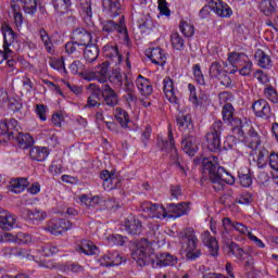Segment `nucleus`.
Wrapping results in <instances>:
<instances>
[{
    "label": "nucleus",
    "instance_id": "f257e3e1",
    "mask_svg": "<svg viewBox=\"0 0 278 278\" xmlns=\"http://www.w3.org/2000/svg\"><path fill=\"white\" fill-rule=\"evenodd\" d=\"M203 173H208L210 180L214 186L215 190H223L225 184L233 186L236 178L226 170L225 167L220 166L218 156H211L202 160Z\"/></svg>",
    "mask_w": 278,
    "mask_h": 278
},
{
    "label": "nucleus",
    "instance_id": "f03ea898",
    "mask_svg": "<svg viewBox=\"0 0 278 278\" xmlns=\"http://www.w3.org/2000/svg\"><path fill=\"white\" fill-rule=\"evenodd\" d=\"M232 134L237 136L249 149H257L262 144L260 131L253 127L251 121H244L238 127L232 128Z\"/></svg>",
    "mask_w": 278,
    "mask_h": 278
},
{
    "label": "nucleus",
    "instance_id": "7ed1b4c3",
    "mask_svg": "<svg viewBox=\"0 0 278 278\" xmlns=\"http://www.w3.org/2000/svg\"><path fill=\"white\" fill-rule=\"evenodd\" d=\"M179 238L182 244V249H185V257L189 262H195L203 255V251L198 249L199 247V238L194 233V228H185L179 232Z\"/></svg>",
    "mask_w": 278,
    "mask_h": 278
},
{
    "label": "nucleus",
    "instance_id": "20e7f679",
    "mask_svg": "<svg viewBox=\"0 0 278 278\" xmlns=\"http://www.w3.org/2000/svg\"><path fill=\"white\" fill-rule=\"evenodd\" d=\"M131 258L141 267L155 264V250H153L151 242L148 239L137 241L131 251Z\"/></svg>",
    "mask_w": 278,
    "mask_h": 278
},
{
    "label": "nucleus",
    "instance_id": "39448f33",
    "mask_svg": "<svg viewBox=\"0 0 278 278\" xmlns=\"http://www.w3.org/2000/svg\"><path fill=\"white\" fill-rule=\"evenodd\" d=\"M100 26L103 34L110 35L116 31L124 45H126V47H131V39L129 38V30H127L124 15H121L118 21L102 20Z\"/></svg>",
    "mask_w": 278,
    "mask_h": 278
},
{
    "label": "nucleus",
    "instance_id": "423d86ee",
    "mask_svg": "<svg viewBox=\"0 0 278 278\" xmlns=\"http://www.w3.org/2000/svg\"><path fill=\"white\" fill-rule=\"evenodd\" d=\"M228 73L230 75L238 73V66H233L229 71L227 70V63L214 61L208 68L211 79L214 81H219L220 86H224L225 88H231V77L227 75Z\"/></svg>",
    "mask_w": 278,
    "mask_h": 278
},
{
    "label": "nucleus",
    "instance_id": "0eeeda50",
    "mask_svg": "<svg viewBox=\"0 0 278 278\" xmlns=\"http://www.w3.org/2000/svg\"><path fill=\"white\" fill-rule=\"evenodd\" d=\"M1 31L4 38V51L0 50V64L10 58V53H14V49H16V45L18 43V35L14 33V29L9 24L3 23L1 25Z\"/></svg>",
    "mask_w": 278,
    "mask_h": 278
},
{
    "label": "nucleus",
    "instance_id": "6e6552de",
    "mask_svg": "<svg viewBox=\"0 0 278 278\" xmlns=\"http://www.w3.org/2000/svg\"><path fill=\"white\" fill-rule=\"evenodd\" d=\"M223 130L222 121H216L212 124L210 131L205 136L207 149L210 151H220V136H223Z\"/></svg>",
    "mask_w": 278,
    "mask_h": 278
},
{
    "label": "nucleus",
    "instance_id": "1a4fd4ad",
    "mask_svg": "<svg viewBox=\"0 0 278 278\" xmlns=\"http://www.w3.org/2000/svg\"><path fill=\"white\" fill-rule=\"evenodd\" d=\"M228 62L233 66L239 64L241 68L239 70V75L243 77H249L253 73V62L249 60V56L244 53L231 52L228 54Z\"/></svg>",
    "mask_w": 278,
    "mask_h": 278
},
{
    "label": "nucleus",
    "instance_id": "9d476101",
    "mask_svg": "<svg viewBox=\"0 0 278 278\" xmlns=\"http://www.w3.org/2000/svg\"><path fill=\"white\" fill-rule=\"evenodd\" d=\"M100 93L103 99L102 108H104L105 111L114 110V108L121 103L118 93L108 84L102 85Z\"/></svg>",
    "mask_w": 278,
    "mask_h": 278
},
{
    "label": "nucleus",
    "instance_id": "9b49d317",
    "mask_svg": "<svg viewBox=\"0 0 278 278\" xmlns=\"http://www.w3.org/2000/svg\"><path fill=\"white\" fill-rule=\"evenodd\" d=\"M161 151L165 153H169V162L174 166L179 164V152L177 151V147H175V138L173 137V131L169 130L167 135V140H162Z\"/></svg>",
    "mask_w": 278,
    "mask_h": 278
},
{
    "label": "nucleus",
    "instance_id": "f8f14e48",
    "mask_svg": "<svg viewBox=\"0 0 278 278\" xmlns=\"http://www.w3.org/2000/svg\"><path fill=\"white\" fill-rule=\"evenodd\" d=\"M73 228V223L68 219H52L46 226V231L52 233V236H60L64 233V231H68V229Z\"/></svg>",
    "mask_w": 278,
    "mask_h": 278
},
{
    "label": "nucleus",
    "instance_id": "ddd939ff",
    "mask_svg": "<svg viewBox=\"0 0 278 278\" xmlns=\"http://www.w3.org/2000/svg\"><path fill=\"white\" fill-rule=\"evenodd\" d=\"M21 132V125L15 118L4 119L0 123V136H7L8 140H12L16 134Z\"/></svg>",
    "mask_w": 278,
    "mask_h": 278
},
{
    "label": "nucleus",
    "instance_id": "4468645a",
    "mask_svg": "<svg viewBox=\"0 0 278 278\" xmlns=\"http://www.w3.org/2000/svg\"><path fill=\"white\" fill-rule=\"evenodd\" d=\"M179 258L177 256L168 253L163 252L160 254H155L154 263L151 264L153 268H166V266H177Z\"/></svg>",
    "mask_w": 278,
    "mask_h": 278
},
{
    "label": "nucleus",
    "instance_id": "2eb2a0df",
    "mask_svg": "<svg viewBox=\"0 0 278 278\" xmlns=\"http://www.w3.org/2000/svg\"><path fill=\"white\" fill-rule=\"evenodd\" d=\"M235 112H236V110L233 109V105L231 103L224 104V106L222 109L223 121H224V123L231 125L232 131H233L235 127H238L239 125H241L243 123L242 119L233 116Z\"/></svg>",
    "mask_w": 278,
    "mask_h": 278
},
{
    "label": "nucleus",
    "instance_id": "dca6fc26",
    "mask_svg": "<svg viewBox=\"0 0 278 278\" xmlns=\"http://www.w3.org/2000/svg\"><path fill=\"white\" fill-rule=\"evenodd\" d=\"M201 240L204 247L208 249V255L211 257H218L220 247H218V241L215 239V237H213L212 233L206 230L202 233Z\"/></svg>",
    "mask_w": 278,
    "mask_h": 278
},
{
    "label": "nucleus",
    "instance_id": "f3484780",
    "mask_svg": "<svg viewBox=\"0 0 278 278\" xmlns=\"http://www.w3.org/2000/svg\"><path fill=\"white\" fill-rule=\"evenodd\" d=\"M176 125L184 136L192 134L193 125L192 116H190V114L179 113L176 117Z\"/></svg>",
    "mask_w": 278,
    "mask_h": 278
},
{
    "label": "nucleus",
    "instance_id": "a211bd4d",
    "mask_svg": "<svg viewBox=\"0 0 278 278\" xmlns=\"http://www.w3.org/2000/svg\"><path fill=\"white\" fill-rule=\"evenodd\" d=\"M252 110L258 118H264V121L270 118V104L265 99L256 100L252 104Z\"/></svg>",
    "mask_w": 278,
    "mask_h": 278
},
{
    "label": "nucleus",
    "instance_id": "6ab92c4d",
    "mask_svg": "<svg viewBox=\"0 0 278 278\" xmlns=\"http://www.w3.org/2000/svg\"><path fill=\"white\" fill-rule=\"evenodd\" d=\"M167 212L169 214V218H181V216H186V214L190 212V205L188 202H181L178 204L169 203L167 204Z\"/></svg>",
    "mask_w": 278,
    "mask_h": 278
},
{
    "label": "nucleus",
    "instance_id": "aec40b11",
    "mask_svg": "<svg viewBox=\"0 0 278 278\" xmlns=\"http://www.w3.org/2000/svg\"><path fill=\"white\" fill-rule=\"evenodd\" d=\"M163 92L169 103L177 105L179 103V98H177V91L175 90V83L170 77H165L163 79Z\"/></svg>",
    "mask_w": 278,
    "mask_h": 278
},
{
    "label": "nucleus",
    "instance_id": "412c9836",
    "mask_svg": "<svg viewBox=\"0 0 278 278\" xmlns=\"http://www.w3.org/2000/svg\"><path fill=\"white\" fill-rule=\"evenodd\" d=\"M146 55L151 60L152 64L156 66H164L166 64V53H164V50L160 47L147 50Z\"/></svg>",
    "mask_w": 278,
    "mask_h": 278
},
{
    "label": "nucleus",
    "instance_id": "4be33fe9",
    "mask_svg": "<svg viewBox=\"0 0 278 278\" xmlns=\"http://www.w3.org/2000/svg\"><path fill=\"white\" fill-rule=\"evenodd\" d=\"M73 39L76 40L83 49L92 45V33L85 28H76L73 31Z\"/></svg>",
    "mask_w": 278,
    "mask_h": 278
},
{
    "label": "nucleus",
    "instance_id": "5701e85b",
    "mask_svg": "<svg viewBox=\"0 0 278 278\" xmlns=\"http://www.w3.org/2000/svg\"><path fill=\"white\" fill-rule=\"evenodd\" d=\"M78 10L85 18V23L88 27H93L94 22L92 21V2L91 0H80Z\"/></svg>",
    "mask_w": 278,
    "mask_h": 278
},
{
    "label": "nucleus",
    "instance_id": "b1692460",
    "mask_svg": "<svg viewBox=\"0 0 278 278\" xmlns=\"http://www.w3.org/2000/svg\"><path fill=\"white\" fill-rule=\"evenodd\" d=\"M89 88L92 90L90 96L87 99V104L85 108H103V103L99 102L101 101V88H99L94 84H90Z\"/></svg>",
    "mask_w": 278,
    "mask_h": 278
},
{
    "label": "nucleus",
    "instance_id": "393cba45",
    "mask_svg": "<svg viewBox=\"0 0 278 278\" xmlns=\"http://www.w3.org/2000/svg\"><path fill=\"white\" fill-rule=\"evenodd\" d=\"M102 8L109 12L112 18H116V16H121V14H123L121 0H102Z\"/></svg>",
    "mask_w": 278,
    "mask_h": 278
},
{
    "label": "nucleus",
    "instance_id": "a878e982",
    "mask_svg": "<svg viewBox=\"0 0 278 278\" xmlns=\"http://www.w3.org/2000/svg\"><path fill=\"white\" fill-rule=\"evenodd\" d=\"M103 55L111 60L112 64H121L123 60L118 47L114 43H108L103 47Z\"/></svg>",
    "mask_w": 278,
    "mask_h": 278
},
{
    "label": "nucleus",
    "instance_id": "bb28decb",
    "mask_svg": "<svg viewBox=\"0 0 278 278\" xmlns=\"http://www.w3.org/2000/svg\"><path fill=\"white\" fill-rule=\"evenodd\" d=\"M16 227V216L10 214L8 211L0 212V229L11 231Z\"/></svg>",
    "mask_w": 278,
    "mask_h": 278
},
{
    "label": "nucleus",
    "instance_id": "cd10ccee",
    "mask_svg": "<svg viewBox=\"0 0 278 278\" xmlns=\"http://www.w3.org/2000/svg\"><path fill=\"white\" fill-rule=\"evenodd\" d=\"M137 90H139L142 97H149L153 93V85L151 80L147 79L142 75H139L135 80Z\"/></svg>",
    "mask_w": 278,
    "mask_h": 278
},
{
    "label": "nucleus",
    "instance_id": "c85d7f7f",
    "mask_svg": "<svg viewBox=\"0 0 278 278\" xmlns=\"http://www.w3.org/2000/svg\"><path fill=\"white\" fill-rule=\"evenodd\" d=\"M5 252L9 253V255H13L14 257H22L24 260H28L29 262H38V257H36L34 252L23 248H7Z\"/></svg>",
    "mask_w": 278,
    "mask_h": 278
},
{
    "label": "nucleus",
    "instance_id": "c756f323",
    "mask_svg": "<svg viewBox=\"0 0 278 278\" xmlns=\"http://www.w3.org/2000/svg\"><path fill=\"white\" fill-rule=\"evenodd\" d=\"M124 227L125 230L130 233V236H138L142 233V222L136 219V217H128Z\"/></svg>",
    "mask_w": 278,
    "mask_h": 278
},
{
    "label": "nucleus",
    "instance_id": "7c9ffc66",
    "mask_svg": "<svg viewBox=\"0 0 278 278\" xmlns=\"http://www.w3.org/2000/svg\"><path fill=\"white\" fill-rule=\"evenodd\" d=\"M213 8L214 12L217 16H220L222 18H229L231 14H233V11L231 10V7L227 3H223L220 0H213Z\"/></svg>",
    "mask_w": 278,
    "mask_h": 278
},
{
    "label": "nucleus",
    "instance_id": "2f4dec72",
    "mask_svg": "<svg viewBox=\"0 0 278 278\" xmlns=\"http://www.w3.org/2000/svg\"><path fill=\"white\" fill-rule=\"evenodd\" d=\"M23 217L26 220H31L33 223H40V220H45V218H47V212L40 208H35V210L26 208L23 211Z\"/></svg>",
    "mask_w": 278,
    "mask_h": 278
},
{
    "label": "nucleus",
    "instance_id": "473e14b6",
    "mask_svg": "<svg viewBox=\"0 0 278 278\" xmlns=\"http://www.w3.org/2000/svg\"><path fill=\"white\" fill-rule=\"evenodd\" d=\"M258 10L264 16H273L277 14V2L275 0H261Z\"/></svg>",
    "mask_w": 278,
    "mask_h": 278
},
{
    "label": "nucleus",
    "instance_id": "72a5a7b5",
    "mask_svg": "<svg viewBox=\"0 0 278 278\" xmlns=\"http://www.w3.org/2000/svg\"><path fill=\"white\" fill-rule=\"evenodd\" d=\"M11 140H14L20 149H29L34 144V137L24 132H17Z\"/></svg>",
    "mask_w": 278,
    "mask_h": 278
},
{
    "label": "nucleus",
    "instance_id": "f704fd0d",
    "mask_svg": "<svg viewBox=\"0 0 278 278\" xmlns=\"http://www.w3.org/2000/svg\"><path fill=\"white\" fill-rule=\"evenodd\" d=\"M29 155L36 162H45L49 157V149L47 147H31Z\"/></svg>",
    "mask_w": 278,
    "mask_h": 278
},
{
    "label": "nucleus",
    "instance_id": "c9c22d12",
    "mask_svg": "<svg viewBox=\"0 0 278 278\" xmlns=\"http://www.w3.org/2000/svg\"><path fill=\"white\" fill-rule=\"evenodd\" d=\"M197 143H194V137L192 135H184L182 139V151L193 157L194 153H197Z\"/></svg>",
    "mask_w": 278,
    "mask_h": 278
},
{
    "label": "nucleus",
    "instance_id": "e433bc0d",
    "mask_svg": "<svg viewBox=\"0 0 278 278\" xmlns=\"http://www.w3.org/2000/svg\"><path fill=\"white\" fill-rule=\"evenodd\" d=\"M188 89L190 92L189 101L193 103V105H203V103L207 102V94L201 93L200 96H197V87H194V85L189 84Z\"/></svg>",
    "mask_w": 278,
    "mask_h": 278
},
{
    "label": "nucleus",
    "instance_id": "4c0bfd02",
    "mask_svg": "<svg viewBox=\"0 0 278 278\" xmlns=\"http://www.w3.org/2000/svg\"><path fill=\"white\" fill-rule=\"evenodd\" d=\"M238 179L243 188H251V185L253 184L251 169H249V167H241L238 172Z\"/></svg>",
    "mask_w": 278,
    "mask_h": 278
},
{
    "label": "nucleus",
    "instance_id": "58836bf2",
    "mask_svg": "<svg viewBox=\"0 0 278 278\" xmlns=\"http://www.w3.org/2000/svg\"><path fill=\"white\" fill-rule=\"evenodd\" d=\"M108 70H109L108 62H103L102 64H100L98 66L96 72L92 74V77L89 79H98L100 81V84H105V81H108V79L110 77L108 75Z\"/></svg>",
    "mask_w": 278,
    "mask_h": 278
},
{
    "label": "nucleus",
    "instance_id": "ea45409f",
    "mask_svg": "<svg viewBox=\"0 0 278 278\" xmlns=\"http://www.w3.org/2000/svg\"><path fill=\"white\" fill-rule=\"evenodd\" d=\"M39 37L41 42H43V47L50 55H53L55 53V46H53V42L51 41V37H49V33L45 28L39 29Z\"/></svg>",
    "mask_w": 278,
    "mask_h": 278
},
{
    "label": "nucleus",
    "instance_id": "a19ab883",
    "mask_svg": "<svg viewBox=\"0 0 278 278\" xmlns=\"http://www.w3.org/2000/svg\"><path fill=\"white\" fill-rule=\"evenodd\" d=\"M254 59L257 62V65L261 68H270L273 61L270 60V55L266 54L263 50H256L254 54Z\"/></svg>",
    "mask_w": 278,
    "mask_h": 278
},
{
    "label": "nucleus",
    "instance_id": "79ce46f5",
    "mask_svg": "<svg viewBox=\"0 0 278 278\" xmlns=\"http://www.w3.org/2000/svg\"><path fill=\"white\" fill-rule=\"evenodd\" d=\"M27 186H29V180H27V178H17L11 180L10 190L11 192H14V194H21V192L25 191Z\"/></svg>",
    "mask_w": 278,
    "mask_h": 278
},
{
    "label": "nucleus",
    "instance_id": "37998d69",
    "mask_svg": "<svg viewBox=\"0 0 278 278\" xmlns=\"http://www.w3.org/2000/svg\"><path fill=\"white\" fill-rule=\"evenodd\" d=\"M236 223L237 222L231 220L229 217H224L222 219L223 230L220 231V236L223 240H229V231H235Z\"/></svg>",
    "mask_w": 278,
    "mask_h": 278
},
{
    "label": "nucleus",
    "instance_id": "c03bdc74",
    "mask_svg": "<svg viewBox=\"0 0 278 278\" xmlns=\"http://www.w3.org/2000/svg\"><path fill=\"white\" fill-rule=\"evenodd\" d=\"M113 114L117 123L121 125V127L126 128L127 125H129L130 119H129V113H127V111H125L122 108H116Z\"/></svg>",
    "mask_w": 278,
    "mask_h": 278
},
{
    "label": "nucleus",
    "instance_id": "a18cd8bd",
    "mask_svg": "<svg viewBox=\"0 0 278 278\" xmlns=\"http://www.w3.org/2000/svg\"><path fill=\"white\" fill-rule=\"evenodd\" d=\"M83 51L86 62L92 63L99 58V48L94 45L85 47Z\"/></svg>",
    "mask_w": 278,
    "mask_h": 278
},
{
    "label": "nucleus",
    "instance_id": "49530a36",
    "mask_svg": "<svg viewBox=\"0 0 278 278\" xmlns=\"http://www.w3.org/2000/svg\"><path fill=\"white\" fill-rule=\"evenodd\" d=\"M78 249V251L80 253H84L85 255H97L99 251L97 245H94V243H92V241L89 240H84Z\"/></svg>",
    "mask_w": 278,
    "mask_h": 278
},
{
    "label": "nucleus",
    "instance_id": "de8ad7c7",
    "mask_svg": "<svg viewBox=\"0 0 278 278\" xmlns=\"http://www.w3.org/2000/svg\"><path fill=\"white\" fill-rule=\"evenodd\" d=\"M170 42L173 49H176V51H184V49H186V41L184 40V37L179 35V33H173L170 35Z\"/></svg>",
    "mask_w": 278,
    "mask_h": 278
},
{
    "label": "nucleus",
    "instance_id": "09e8293b",
    "mask_svg": "<svg viewBox=\"0 0 278 278\" xmlns=\"http://www.w3.org/2000/svg\"><path fill=\"white\" fill-rule=\"evenodd\" d=\"M228 250H229V255H233L235 257H237V260H245L247 252H244V250L242 248H240V245L236 242H231L228 245Z\"/></svg>",
    "mask_w": 278,
    "mask_h": 278
},
{
    "label": "nucleus",
    "instance_id": "8fccbe9b",
    "mask_svg": "<svg viewBox=\"0 0 278 278\" xmlns=\"http://www.w3.org/2000/svg\"><path fill=\"white\" fill-rule=\"evenodd\" d=\"M23 3V10L25 14L34 16L38 12V2L36 0H20Z\"/></svg>",
    "mask_w": 278,
    "mask_h": 278
},
{
    "label": "nucleus",
    "instance_id": "3c124183",
    "mask_svg": "<svg viewBox=\"0 0 278 278\" xmlns=\"http://www.w3.org/2000/svg\"><path fill=\"white\" fill-rule=\"evenodd\" d=\"M65 51L68 53V55H73L74 53L76 55H81V51H84V48L75 40V41H68L65 43Z\"/></svg>",
    "mask_w": 278,
    "mask_h": 278
},
{
    "label": "nucleus",
    "instance_id": "603ef678",
    "mask_svg": "<svg viewBox=\"0 0 278 278\" xmlns=\"http://www.w3.org/2000/svg\"><path fill=\"white\" fill-rule=\"evenodd\" d=\"M263 93L265 99H268V101H270L271 103H278L277 89H275V87H273L271 85H266Z\"/></svg>",
    "mask_w": 278,
    "mask_h": 278
},
{
    "label": "nucleus",
    "instance_id": "864d4df0",
    "mask_svg": "<svg viewBox=\"0 0 278 278\" xmlns=\"http://www.w3.org/2000/svg\"><path fill=\"white\" fill-rule=\"evenodd\" d=\"M40 251L43 257H52V255H55L60 252V249H58V245L53 243H46L41 247Z\"/></svg>",
    "mask_w": 278,
    "mask_h": 278
},
{
    "label": "nucleus",
    "instance_id": "5fc2aeb1",
    "mask_svg": "<svg viewBox=\"0 0 278 278\" xmlns=\"http://www.w3.org/2000/svg\"><path fill=\"white\" fill-rule=\"evenodd\" d=\"M179 29L186 38L194 36V26L186 21H180Z\"/></svg>",
    "mask_w": 278,
    "mask_h": 278
},
{
    "label": "nucleus",
    "instance_id": "6e6d98bb",
    "mask_svg": "<svg viewBox=\"0 0 278 278\" xmlns=\"http://www.w3.org/2000/svg\"><path fill=\"white\" fill-rule=\"evenodd\" d=\"M104 190H116L117 188H121V179H118V176L113 175V177L109 178V180L103 182Z\"/></svg>",
    "mask_w": 278,
    "mask_h": 278
},
{
    "label": "nucleus",
    "instance_id": "4d7b16f0",
    "mask_svg": "<svg viewBox=\"0 0 278 278\" xmlns=\"http://www.w3.org/2000/svg\"><path fill=\"white\" fill-rule=\"evenodd\" d=\"M11 242H15V244H29V242H31V235L25 232H17L16 236H13Z\"/></svg>",
    "mask_w": 278,
    "mask_h": 278
},
{
    "label": "nucleus",
    "instance_id": "13d9d810",
    "mask_svg": "<svg viewBox=\"0 0 278 278\" xmlns=\"http://www.w3.org/2000/svg\"><path fill=\"white\" fill-rule=\"evenodd\" d=\"M192 73L197 84H199L200 86H205V76H203V72L201 71V65L199 64L193 65Z\"/></svg>",
    "mask_w": 278,
    "mask_h": 278
},
{
    "label": "nucleus",
    "instance_id": "bf43d9fd",
    "mask_svg": "<svg viewBox=\"0 0 278 278\" xmlns=\"http://www.w3.org/2000/svg\"><path fill=\"white\" fill-rule=\"evenodd\" d=\"M70 71L72 75H83L84 71H86V65L81 61L76 60L70 65Z\"/></svg>",
    "mask_w": 278,
    "mask_h": 278
},
{
    "label": "nucleus",
    "instance_id": "052dcab7",
    "mask_svg": "<svg viewBox=\"0 0 278 278\" xmlns=\"http://www.w3.org/2000/svg\"><path fill=\"white\" fill-rule=\"evenodd\" d=\"M161 206L162 205L160 204H153L151 202H146L142 204L143 212H148V216H150V218L155 217V214L157 213V208Z\"/></svg>",
    "mask_w": 278,
    "mask_h": 278
},
{
    "label": "nucleus",
    "instance_id": "680f3d73",
    "mask_svg": "<svg viewBox=\"0 0 278 278\" xmlns=\"http://www.w3.org/2000/svg\"><path fill=\"white\" fill-rule=\"evenodd\" d=\"M126 240L127 238L122 235H111L108 237L109 244H113L115 247H123Z\"/></svg>",
    "mask_w": 278,
    "mask_h": 278
},
{
    "label": "nucleus",
    "instance_id": "e2e57ef3",
    "mask_svg": "<svg viewBox=\"0 0 278 278\" xmlns=\"http://www.w3.org/2000/svg\"><path fill=\"white\" fill-rule=\"evenodd\" d=\"M254 77L257 79L258 84H263L264 86H268V83L270 81L268 74L264 73L262 70H256L254 72Z\"/></svg>",
    "mask_w": 278,
    "mask_h": 278
},
{
    "label": "nucleus",
    "instance_id": "0e129e2a",
    "mask_svg": "<svg viewBox=\"0 0 278 278\" xmlns=\"http://www.w3.org/2000/svg\"><path fill=\"white\" fill-rule=\"evenodd\" d=\"M236 201L239 205H251L253 203V195L249 192H243Z\"/></svg>",
    "mask_w": 278,
    "mask_h": 278
},
{
    "label": "nucleus",
    "instance_id": "69168bd1",
    "mask_svg": "<svg viewBox=\"0 0 278 278\" xmlns=\"http://www.w3.org/2000/svg\"><path fill=\"white\" fill-rule=\"evenodd\" d=\"M213 11L214 12V0L208 1V4L204 5L200 12H199V16L201 18H207V16H210V12Z\"/></svg>",
    "mask_w": 278,
    "mask_h": 278
},
{
    "label": "nucleus",
    "instance_id": "338daca9",
    "mask_svg": "<svg viewBox=\"0 0 278 278\" xmlns=\"http://www.w3.org/2000/svg\"><path fill=\"white\" fill-rule=\"evenodd\" d=\"M218 99L220 104L224 103V105H227V103H231V101H233L236 98L233 97V93L224 91L218 94Z\"/></svg>",
    "mask_w": 278,
    "mask_h": 278
},
{
    "label": "nucleus",
    "instance_id": "774afa93",
    "mask_svg": "<svg viewBox=\"0 0 278 278\" xmlns=\"http://www.w3.org/2000/svg\"><path fill=\"white\" fill-rule=\"evenodd\" d=\"M268 162L271 170H276L278 173V153L277 152H270L268 155Z\"/></svg>",
    "mask_w": 278,
    "mask_h": 278
}]
</instances>
